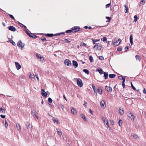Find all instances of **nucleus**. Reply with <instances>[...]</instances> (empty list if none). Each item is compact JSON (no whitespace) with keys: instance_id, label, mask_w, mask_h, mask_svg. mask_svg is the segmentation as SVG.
Instances as JSON below:
<instances>
[{"instance_id":"69168bd1","label":"nucleus","mask_w":146,"mask_h":146,"mask_svg":"<svg viewBox=\"0 0 146 146\" xmlns=\"http://www.w3.org/2000/svg\"><path fill=\"white\" fill-rule=\"evenodd\" d=\"M90 110V113L91 114H93V111H92V110H91L90 109V110Z\"/></svg>"},{"instance_id":"603ef678","label":"nucleus","mask_w":146,"mask_h":146,"mask_svg":"<svg viewBox=\"0 0 146 146\" xmlns=\"http://www.w3.org/2000/svg\"><path fill=\"white\" fill-rule=\"evenodd\" d=\"M101 40L103 42L107 40V38L106 37H104L103 38H101Z\"/></svg>"},{"instance_id":"774afa93","label":"nucleus","mask_w":146,"mask_h":146,"mask_svg":"<svg viewBox=\"0 0 146 146\" xmlns=\"http://www.w3.org/2000/svg\"><path fill=\"white\" fill-rule=\"evenodd\" d=\"M35 76H36V78H37V80H38L39 78H38V75L37 74H35Z\"/></svg>"},{"instance_id":"f03ea898","label":"nucleus","mask_w":146,"mask_h":146,"mask_svg":"<svg viewBox=\"0 0 146 146\" xmlns=\"http://www.w3.org/2000/svg\"><path fill=\"white\" fill-rule=\"evenodd\" d=\"M24 31L26 33L27 35L28 36H29L30 37L32 38L35 39L37 38V36L36 35H34V34L31 33V34L33 35H32L30 34L29 33L28 31H27V30H24Z\"/></svg>"},{"instance_id":"a18cd8bd","label":"nucleus","mask_w":146,"mask_h":146,"mask_svg":"<svg viewBox=\"0 0 146 146\" xmlns=\"http://www.w3.org/2000/svg\"><path fill=\"white\" fill-rule=\"evenodd\" d=\"M10 42L12 43V44L14 46H15L16 45L15 43L12 40H11L10 41Z\"/></svg>"},{"instance_id":"338daca9","label":"nucleus","mask_w":146,"mask_h":146,"mask_svg":"<svg viewBox=\"0 0 146 146\" xmlns=\"http://www.w3.org/2000/svg\"><path fill=\"white\" fill-rule=\"evenodd\" d=\"M21 24L22 25L23 27L25 29H27V27L25 26L21 23Z\"/></svg>"},{"instance_id":"e2e57ef3","label":"nucleus","mask_w":146,"mask_h":146,"mask_svg":"<svg viewBox=\"0 0 146 146\" xmlns=\"http://www.w3.org/2000/svg\"><path fill=\"white\" fill-rule=\"evenodd\" d=\"M118 78L119 80H122L123 78V77L122 76H119Z\"/></svg>"},{"instance_id":"72a5a7b5","label":"nucleus","mask_w":146,"mask_h":146,"mask_svg":"<svg viewBox=\"0 0 146 146\" xmlns=\"http://www.w3.org/2000/svg\"><path fill=\"white\" fill-rule=\"evenodd\" d=\"M63 42L64 43H69L70 42V41H69L67 39H65L63 40Z\"/></svg>"},{"instance_id":"6e6552de","label":"nucleus","mask_w":146,"mask_h":146,"mask_svg":"<svg viewBox=\"0 0 146 146\" xmlns=\"http://www.w3.org/2000/svg\"><path fill=\"white\" fill-rule=\"evenodd\" d=\"M15 64L16 66L17 69V70H19L21 68V66L20 64H19V63L18 62H15Z\"/></svg>"},{"instance_id":"aec40b11","label":"nucleus","mask_w":146,"mask_h":146,"mask_svg":"<svg viewBox=\"0 0 146 146\" xmlns=\"http://www.w3.org/2000/svg\"><path fill=\"white\" fill-rule=\"evenodd\" d=\"M98 92L99 94H101L102 93V89L100 87H98Z\"/></svg>"},{"instance_id":"393cba45","label":"nucleus","mask_w":146,"mask_h":146,"mask_svg":"<svg viewBox=\"0 0 146 146\" xmlns=\"http://www.w3.org/2000/svg\"><path fill=\"white\" fill-rule=\"evenodd\" d=\"M46 36L48 37H52L54 36V34L52 33L45 34Z\"/></svg>"},{"instance_id":"864d4df0","label":"nucleus","mask_w":146,"mask_h":146,"mask_svg":"<svg viewBox=\"0 0 146 146\" xmlns=\"http://www.w3.org/2000/svg\"><path fill=\"white\" fill-rule=\"evenodd\" d=\"M130 83H131V86L132 88H133V89L134 90H135L136 88L134 86H133V85L132 84V82H131Z\"/></svg>"},{"instance_id":"37998d69","label":"nucleus","mask_w":146,"mask_h":146,"mask_svg":"<svg viewBox=\"0 0 146 146\" xmlns=\"http://www.w3.org/2000/svg\"><path fill=\"white\" fill-rule=\"evenodd\" d=\"M26 125L28 129H29L30 128V123L29 122H27L26 123Z\"/></svg>"},{"instance_id":"7c9ffc66","label":"nucleus","mask_w":146,"mask_h":146,"mask_svg":"<svg viewBox=\"0 0 146 146\" xmlns=\"http://www.w3.org/2000/svg\"><path fill=\"white\" fill-rule=\"evenodd\" d=\"M83 71L87 74H89V71L86 69H84L83 70Z\"/></svg>"},{"instance_id":"4be33fe9","label":"nucleus","mask_w":146,"mask_h":146,"mask_svg":"<svg viewBox=\"0 0 146 146\" xmlns=\"http://www.w3.org/2000/svg\"><path fill=\"white\" fill-rule=\"evenodd\" d=\"M0 113H5V111L4 108H2L0 106Z\"/></svg>"},{"instance_id":"2eb2a0df","label":"nucleus","mask_w":146,"mask_h":146,"mask_svg":"<svg viewBox=\"0 0 146 146\" xmlns=\"http://www.w3.org/2000/svg\"><path fill=\"white\" fill-rule=\"evenodd\" d=\"M32 114L33 117H36L37 118H38V114L36 113V112L35 111H32Z\"/></svg>"},{"instance_id":"dca6fc26","label":"nucleus","mask_w":146,"mask_h":146,"mask_svg":"<svg viewBox=\"0 0 146 146\" xmlns=\"http://www.w3.org/2000/svg\"><path fill=\"white\" fill-rule=\"evenodd\" d=\"M71 112L73 114H76V112L75 110L73 107L71 108Z\"/></svg>"},{"instance_id":"c03bdc74","label":"nucleus","mask_w":146,"mask_h":146,"mask_svg":"<svg viewBox=\"0 0 146 146\" xmlns=\"http://www.w3.org/2000/svg\"><path fill=\"white\" fill-rule=\"evenodd\" d=\"M84 46L86 47H87L86 44H85L84 42H81L80 44V46Z\"/></svg>"},{"instance_id":"0e129e2a","label":"nucleus","mask_w":146,"mask_h":146,"mask_svg":"<svg viewBox=\"0 0 146 146\" xmlns=\"http://www.w3.org/2000/svg\"><path fill=\"white\" fill-rule=\"evenodd\" d=\"M128 49L129 48L128 46H126L125 48V52L127 51Z\"/></svg>"},{"instance_id":"4d7b16f0","label":"nucleus","mask_w":146,"mask_h":146,"mask_svg":"<svg viewBox=\"0 0 146 146\" xmlns=\"http://www.w3.org/2000/svg\"><path fill=\"white\" fill-rule=\"evenodd\" d=\"M99 59L101 60H103L104 59V57L102 56H100L99 58Z\"/></svg>"},{"instance_id":"9d476101","label":"nucleus","mask_w":146,"mask_h":146,"mask_svg":"<svg viewBox=\"0 0 146 146\" xmlns=\"http://www.w3.org/2000/svg\"><path fill=\"white\" fill-rule=\"evenodd\" d=\"M8 29L9 30L13 32H15L16 30L15 28L12 26L9 27Z\"/></svg>"},{"instance_id":"052dcab7","label":"nucleus","mask_w":146,"mask_h":146,"mask_svg":"<svg viewBox=\"0 0 146 146\" xmlns=\"http://www.w3.org/2000/svg\"><path fill=\"white\" fill-rule=\"evenodd\" d=\"M87 104V103L85 101H84V104H83V105L86 108V107Z\"/></svg>"},{"instance_id":"2f4dec72","label":"nucleus","mask_w":146,"mask_h":146,"mask_svg":"<svg viewBox=\"0 0 146 146\" xmlns=\"http://www.w3.org/2000/svg\"><path fill=\"white\" fill-rule=\"evenodd\" d=\"M97 71H98L99 72L100 74H102L103 73V71L102 69H98L97 70Z\"/></svg>"},{"instance_id":"39448f33","label":"nucleus","mask_w":146,"mask_h":146,"mask_svg":"<svg viewBox=\"0 0 146 146\" xmlns=\"http://www.w3.org/2000/svg\"><path fill=\"white\" fill-rule=\"evenodd\" d=\"M77 83L78 85L80 87H82V86L83 85V83L82 82V81L80 78H78L77 80Z\"/></svg>"},{"instance_id":"0eeeda50","label":"nucleus","mask_w":146,"mask_h":146,"mask_svg":"<svg viewBox=\"0 0 146 146\" xmlns=\"http://www.w3.org/2000/svg\"><path fill=\"white\" fill-rule=\"evenodd\" d=\"M41 94L43 97H46L47 95V93L45 92L44 90L43 89H41Z\"/></svg>"},{"instance_id":"13d9d810","label":"nucleus","mask_w":146,"mask_h":146,"mask_svg":"<svg viewBox=\"0 0 146 146\" xmlns=\"http://www.w3.org/2000/svg\"><path fill=\"white\" fill-rule=\"evenodd\" d=\"M8 126V124L7 123V122L6 121H5V126L6 128H7Z\"/></svg>"},{"instance_id":"4c0bfd02","label":"nucleus","mask_w":146,"mask_h":146,"mask_svg":"<svg viewBox=\"0 0 146 146\" xmlns=\"http://www.w3.org/2000/svg\"><path fill=\"white\" fill-rule=\"evenodd\" d=\"M81 117L84 121H86V117L83 114H82L81 115Z\"/></svg>"},{"instance_id":"cd10ccee","label":"nucleus","mask_w":146,"mask_h":146,"mask_svg":"<svg viewBox=\"0 0 146 146\" xmlns=\"http://www.w3.org/2000/svg\"><path fill=\"white\" fill-rule=\"evenodd\" d=\"M145 2V0H141L140 1V3L139 4V6H140L141 5H143L144 4Z\"/></svg>"},{"instance_id":"b1692460","label":"nucleus","mask_w":146,"mask_h":146,"mask_svg":"<svg viewBox=\"0 0 146 146\" xmlns=\"http://www.w3.org/2000/svg\"><path fill=\"white\" fill-rule=\"evenodd\" d=\"M135 58H136V60H138L139 61H140L141 60V58L138 55H136L135 56Z\"/></svg>"},{"instance_id":"7ed1b4c3","label":"nucleus","mask_w":146,"mask_h":146,"mask_svg":"<svg viewBox=\"0 0 146 146\" xmlns=\"http://www.w3.org/2000/svg\"><path fill=\"white\" fill-rule=\"evenodd\" d=\"M17 46L20 48L21 47V49H22L25 46V44L22 43L21 40H20L17 43Z\"/></svg>"},{"instance_id":"a878e982","label":"nucleus","mask_w":146,"mask_h":146,"mask_svg":"<svg viewBox=\"0 0 146 146\" xmlns=\"http://www.w3.org/2000/svg\"><path fill=\"white\" fill-rule=\"evenodd\" d=\"M124 6L125 8V13H127L128 12V7L126 5H124Z\"/></svg>"},{"instance_id":"9b49d317","label":"nucleus","mask_w":146,"mask_h":146,"mask_svg":"<svg viewBox=\"0 0 146 146\" xmlns=\"http://www.w3.org/2000/svg\"><path fill=\"white\" fill-rule=\"evenodd\" d=\"M36 56H37L38 58H40V61L41 62H43L44 61V58L42 57L41 56L40 54H36Z\"/></svg>"},{"instance_id":"79ce46f5","label":"nucleus","mask_w":146,"mask_h":146,"mask_svg":"<svg viewBox=\"0 0 146 146\" xmlns=\"http://www.w3.org/2000/svg\"><path fill=\"white\" fill-rule=\"evenodd\" d=\"M120 39H119L118 40H117L116 41H115L114 43V45H115V44L116 43H118L119 41V43L118 44V45H119L121 42V41L120 40Z\"/></svg>"},{"instance_id":"49530a36","label":"nucleus","mask_w":146,"mask_h":146,"mask_svg":"<svg viewBox=\"0 0 146 146\" xmlns=\"http://www.w3.org/2000/svg\"><path fill=\"white\" fill-rule=\"evenodd\" d=\"M48 102L50 103H51L52 102V100L50 98H49L48 99Z\"/></svg>"},{"instance_id":"de8ad7c7","label":"nucleus","mask_w":146,"mask_h":146,"mask_svg":"<svg viewBox=\"0 0 146 146\" xmlns=\"http://www.w3.org/2000/svg\"><path fill=\"white\" fill-rule=\"evenodd\" d=\"M122 49V47L120 46L117 48V50L118 51H121Z\"/></svg>"},{"instance_id":"ddd939ff","label":"nucleus","mask_w":146,"mask_h":146,"mask_svg":"<svg viewBox=\"0 0 146 146\" xmlns=\"http://www.w3.org/2000/svg\"><path fill=\"white\" fill-rule=\"evenodd\" d=\"M72 62V64L73 65L74 67L75 68H77L78 66V64L77 62L74 60H73Z\"/></svg>"},{"instance_id":"6e6d98bb","label":"nucleus","mask_w":146,"mask_h":146,"mask_svg":"<svg viewBox=\"0 0 146 146\" xmlns=\"http://www.w3.org/2000/svg\"><path fill=\"white\" fill-rule=\"evenodd\" d=\"M111 5V3H109L108 4L106 5V8L109 7Z\"/></svg>"},{"instance_id":"bf43d9fd","label":"nucleus","mask_w":146,"mask_h":146,"mask_svg":"<svg viewBox=\"0 0 146 146\" xmlns=\"http://www.w3.org/2000/svg\"><path fill=\"white\" fill-rule=\"evenodd\" d=\"M0 117L2 118H5V115H0Z\"/></svg>"},{"instance_id":"4468645a","label":"nucleus","mask_w":146,"mask_h":146,"mask_svg":"<svg viewBox=\"0 0 146 146\" xmlns=\"http://www.w3.org/2000/svg\"><path fill=\"white\" fill-rule=\"evenodd\" d=\"M119 112L121 115H122L124 113V110L123 108L120 107L119 109Z\"/></svg>"},{"instance_id":"a19ab883","label":"nucleus","mask_w":146,"mask_h":146,"mask_svg":"<svg viewBox=\"0 0 146 146\" xmlns=\"http://www.w3.org/2000/svg\"><path fill=\"white\" fill-rule=\"evenodd\" d=\"M92 40L93 42V44H94L95 43V42H96L98 41L99 40L96 39L94 40L93 38H92Z\"/></svg>"},{"instance_id":"473e14b6","label":"nucleus","mask_w":146,"mask_h":146,"mask_svg":"<svg viewBox=\"0 0 146 146\" xmlns=\"http://www.w3.org/2000/svg\"><path fill=\"white\" fill-rule=\"evenodd\" d=\"M89 59L91 62H92L94 61L93 58L92 56H90L89 57Z\"/></svg>"},{"instance_id":"5701e85b","label":"nucleus","mask_w":146,"mask_h":146,"mask_svg":"<svg viewBox=\"0 0 146 146\" xmlns=\"http://www.w3.org/2000/svg\"><path fill=\"white\" fill-rule=\"evenodd\" d=\"M131 136H132L135 139H137V138L139 139V137H138V136L136 135L133 133L131 134Z\"/></svg>"},{"instance_id":"c9c22d12","label":"nucleus","mask_w":146,"mask_h":146,"mask_svg":"<svg viewBox=\"0 0 146 146\" xmlns=\"http://www.w3.org/2000/svg\"><path fill=\"white\" fill-rule=\"evenodd\" d=\"M29 77L31 78L32 80H34L35 79V77L34 75H32L31 74Z\"/></svg>"},{"instance_id":"e433bc0d","label":"nucleus","mask_w":146,"mask_h":146,"mask_svg":"<svg viewBox=\"0 0 146 146\" xmlns=\"http://www.w3.org/2000/svg\"><path fill=\"white\" fill-rule=\"evenodd\" d=\"M102 119L104 123H105L106 121H107V118L104 117H102Z\"/></svg>"},{"instance_id":"3c124183","label":"nucleus","mask_w":146,"mask_h":146,"mask_svg":"<svg viewBox=\"0 0 146 146\" xmlns=\"http://www.w3.org/2000/svg\"><path fill=\"white\" fill-rule=\"evenodd\" d=\"M118 123L119 124V126H121L122 124V120H119Z\"/></svg>"},{"instance_id":"c756f323","label":"nucleus","mask_w":146,"mask_h":146,"mask_svg":"<svg viewBox=\"0 0 146 146\" xmlns=\"http://www.w3.org/2000/svg\"><path fill=\"white\" fill-rule=\"evenodd\" d=\"M17 129L19 130L21 129V127L20 124L18 123L16 125Z\"/></svg>"},{"instance_id":"1a4fd4ad","label":"nucleus","mask_w":146,"mask_h":146,"mask_svg":"<svg viewBox=\"0 0 146 146\" xmlns=\"http://www.w3.org/2000/svg\"><path fill=\"white\" fill-rule=\"evenodd\" d=\"M105 89L110 92H111L112 91V88L110 86H106L105 87Z\"/></svg>"},{"instance_id":"5fc2aeb1","label":"nucleus","mask_w":146,"mask_h":146,"mask_svg":"<svg viewBox=\"0 0 146 146\" xmlns=\"http://www.w3.org/2000/svg\"><path fill=\"white\" fill-rule=\"evenodd\" d=\"M106 18L107 19H108V21H107H107H110V20H111V18L110 17H106Z\"/></svg>"},{"instance_id":"6ab92c4d","label":"nucleus","mask_w":146,"mask_h":146,"mask_svg":"<svg viewBox=\"0 0 146 146\" xmlns=\"http://www.w3.org/2000/svg\"><path fill=\"white\" fill-rule=\"evenodd\" d=\"M52 120L53 121L54 123H57V124H58V123H59L58 119L57 118L53 117Z\"/></svg>"},{"instance_id":"09e8293b","label":"nucleus","mask_w":146,"mask_h":146,"mask_svg":"<svg viewBox=\"0 0 146 146\" xmlns=\"http://www.w3.org/2000/svg\"><path fill=\"white\" fill-rule=\"evenodd\" d=\"M8 15H9V16H10V17L11 18H12L13 20H15V18L13 16V15H11V14H8Z\"/></svg>"},{"instance_id":"f257e3e1","label":"nucleus","mask_w":146,"mask_h":146,"mask_svg":"<svg viewBox=\"0 0 146 146\" xmlns=\"http://www.w3.org/2000/svg\"><path fill=\"white\" fill-rule=\"evenodd\" d=\"M127 116L131 118V119L133 120H134L135 117L133 114H132L131 112L130 111H128L127 112Z\"/></svg>"},{"instance_id":"ea45409f","label":"nucleus","mask_w":146,"mask_h":146,"mask_svg":"<svg viewBox=\"0 0 146 146\" xmlns=\"http://www.w3.org/2000/svg\"><path fill=\"white\" fill-rule=\"evenodd\" d=\"M134 21L135 22H136L137 21V20L138 19V17H137V16L136 15H135L134 16Z\"/></svg>"},{"instance_id":"bb28decb","label":"nucleus","mask_w":146,"mask_h":146,"mask_svg":"<svg viewBox=\"0 0 146 146\" xmlns=\"http://www.w3.org/2000/svg\"><path fill=\"white\" fill-rule=\"evenodd\" d=\"M58 129H59V131H57V133L60 136H61L62 134V133L61 132V131L58 129H56L57 130H58Z\"/></svg>"},{"instance_id":"f8f14e48","label":"nucleus","mask_w":146,"mask_h":146,"mask_svg":"<svg viewBox=\"0 0 146 146\" xmlns=\"http://www.w3.org/2000/svg\"><path fill=\"white\" fill-rule=\"evenodd\" d=\"M105 104V102L103 100H102V101L100 102V105L102 108H104V106Z\"/></svg>"},{"instance_id":"f3484780","label":"nucleus","mask_w":146,"mask_h":146,"mask_svg":"<svg viewBox=\"0 0 146 146\" xmlns=\"http://www.w3.org/2000/svg\"><path fill=\"white\" fill-rule=\"evenodd\" d=\"M104 76V77L105 79H106L108 78V72H103Z\"/></svg>"},{"instance_id":"58836bf2","label":"nucleus","mask_w":146,"mask_h":146,"mask_svg":"<svg viewBox=\"0 0 146 146\" xmlns=\"http://www.w3.org/2000/svg\"><path fill=\"white\" fill-rule=\"evenodd\" d=\"M72 32H73V30L72 29L71 30H67L66 31V33H70Z\"/></svg>"},{"instance_id":"20e7f679","label":"nucleus","mask_w":146,"mask_h":146,"mask_svg":"<svg viewBox=\"0 0 146 146\" xmlns=\"http://www.w3.org/2000/svg\"><path fill=\"white\" fill-rule=\"evenodd\" d=\"M71 29L72 30L73 33H75L80 31L81 29L77 26H74L72 27Z\"/></svg>"},{"instance_id":"680f3d73","label":"nucleus","mask_w":146,"mask_h":146,"mask_svg":"<svg viewBox=\"0 0 146 146\" xmlns=\"http://www.w3.org/2000/svg\"><path fill=\"white\" fill-rule=\"evenodd\" d=\"M143 93L146 94V90H145V88H144L143 89Z\"/></svg>"},{"instance_id":"412c9836","label":"nucleus","mask_w":146,"mask_h":146,"mask_svg":"<svg viewBox=\"0 0 146 146\" xmlns=\"http://www.w3.org/2000/svg\"><path fill=\"white\" fill-rule=\"evenodd\" d=\"M97 46L96 50H101L102 48L101 44H100L97 43Z\"/></svg>"},{"instance_id":"a211bd4d","label":"nucleus","mask_w":146,"mask_h":146,"mask_svg":"<svg viewBox=\"0 0 146 146\" xmlns=\"http://www.w3.org/2000/svg\"><path fill=\"white\" fill-rule=\"evenodd\" d=\"M133 35L131 34L130 35L129 38V40L130 42L131 45H132L133 44Z\"/></svg>"},{"instance_id":"423d86ee","label":"nucleus","mask_w":146,"mask_h":146,"mask_svg":"<svg viewBox=\"0 0 146 146\" xmlns=\"http://www.w3.org/2000/svg\"><path fill=\"white\" fill-rule=\"evenodd\" d=\"M64 63L68 66H69L71 64V61L69 59H66L64 61Z\"/></svg>"},{"instance_id":"c85d7f7f","label":"nucleus","mask_w":146,"mask_h":146,"mask_svg":"<svg viewBox=\"0 0 146 146\" xmlns=\"http://www.w3.org/2000/svg\"><path fill=\"white\" fill-rule=\"evenodd\" d=\"M116 75L115 74H110L109 75V77L110 78H114L115 76Z\"/></svg>"},{"instance_id":"f704fd0d","label":"nucleus","mask_w":146,"mask_h":146,"mask_svg":"<svg viewBox=\"0 0 146 146\" xmlns=\"http://www.w3.org/2000/svg\"><path fill=\"white\" fill-rule=\"evenodd\" d=\"M92 86L93 89V90H94V92L95 93H96L97 91H96V90L95 86L94 84H92Z\"/></svg>"},{"instance_id":"8fccbe9b","label":"nucleus","mask_w":146,"mask_h":146,"mask_svg":"<svg viewBox=\"0 0 146 146\" xmlns=\"http://www.w3.org/2000/svg\"><path fill=\"white\" fill-rule=\"evenodd\" d=\"M41 39L42 40L43 42L46 40V38L44 36L41 37Z\"/></svg>"}]
</instances>
